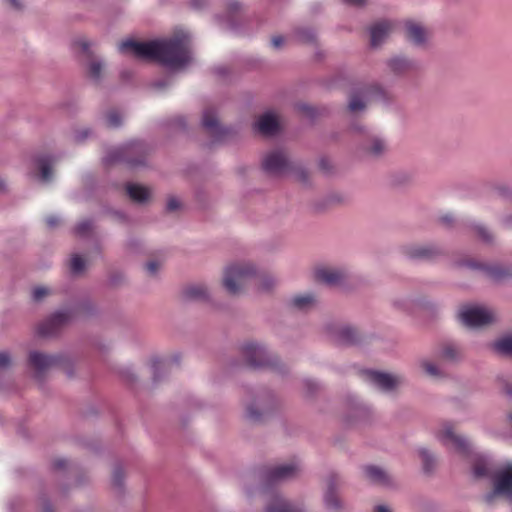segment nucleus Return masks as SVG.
I'll return each mask as SVG.
<instances>
[{
    "mask_svg": "<svg viewBox=\"0 0 512 512\" xmlns=\"http://www.w3.org/2000/svg\"><path fill=\"white\" fill-rule=\"evenodd\" d=\"M265 512H301L294 508L290 503L286 502L282 498L276 496L268 504Z\"/></svg>",
    "mask_w": 512,
    "mask_h": 512,
    "instance_id": "412c9836",
    "label": "nucleus"
},
{
    "mask_svg": "<svg viewBox=\"0 0 512 512\" xmlns=\"http://www.w3.org/2000/svg\"><path fill=\"white\" fill-rule=\"evenodd\" d=\"M49 293H50V291L46 287H36L33 290V299L35 301H40L45 296H47Z\"/></svg>",
    "mask_w": 512,
    "mask_h": 512,
    "instance_id": "ea45409f",
    "label": "nucleus"
},
{
    "mask_svg": "<svg viewBox=\"0 0 512 512\" xmlns=\"http://www.w3.org/2000/svg\"><path fill=\"white\" fill-rule=\"evenodd\" d=\"M505 225L509 228H512V215L505 219Z\"/></svg>",
    "mask_w": 512,
    "mask_h": 512,
    "instance_id": "e2e57ef3",
    "label": "nucleus"
},
{
    "mask_svg": "<svg viewBox=\"0 0 512 512\" xmlns=\"http://www.w3.org/2000/svg\"><path fill=\"white\" fill-rule=\"evenodd\" d=\"M374 512H390V510L383 505H378L375 507Z\"/></svg>",
    "mask_w": 512,
    "mask_h": 512,
    "instance_id": "13d9d810",
    "label": "nucleus"
},
{
    "mask_svg": "<svg viewBox=\"0 0 512 512\" xmlns=\"http://www.w3.org/2000/svg\"><path fill=\"white\" fill-rule=\"evenodd\" d=\"M85 268V261L77 254L73 255L70 261V269L74 274L82 272Z\"/></svg>",
    "mask_w": 512,
    "mask_h": 512,
    "instance_id": "473e14b6",
    "label": "nucleus"
},
{
    "mask_svg": "<svg viewBox=\"0 0 512 512\" xmlns=\"http://www.w3.org/2000/svg\"><path fill=\"white\" fill-rule=\"evenodd\" d=\"M242 354L250 367L257 368L273 365L265 349L255 343H245L242 346Z\"/></svg>",
    "mask_w": 512,
    "mask_h": 512,
    "instance_id": "423d86ee",
    "label": "nucleus"
},
{
    "mask_svg": "<svg viewBox=\"0 0 512 512\" xmlns=\"http://www.w3.org/2000/svg\"><path fill=\"white\" fill-rule=\"evenodd\" d=\"M122 159V152L121 151H115V156L110 160L112 161H119Z\"/></svg>",
    "mask_w": 512,
    "mask_h": 512,
    "instance_id": "052dcab7",
    "label": "nucleus"
},
{
    "mask_svg": "<svg viewBox=\"0 0 512 512\" xmlns=\"http://www.w3.org/2000/svg\"><path fill=\"white\" fill-rule=\"evenodd\" d=\"M207 296V289L202 284L189 285L183 290V297L188 300H204Z\"/></svg>",
    "mask_w": 512,
    "mask_h": 512,
    "instance_id": "aec40b11",
    "label": "nucleus"
},
{
    "mask_svg": "<svg viewBox=\"0 0 512 512\" xmlns=\"http://www.w3.org/2000/svg\"><path fill=\"white\" fill-rule=\"evenodd\" d=\"M363 377L384 391H391L400 383V379L396 376L373 370L364 371Z\"/></svg>",
    "mask_w": 512,
    "mask_h": 512,
    "instance_id": "9b49d317",
    "label": "nucleus"
},
{
    "mask_svg": "<svg viewBox=\"0 0 512 512\" xmlns=\"http://www.w3.org/2000/svg\"><path fill=\"white\" fill-rule=\"evenodd\" d=\"M366 477L373 483L387 485L389 483V475L377 466L365 467Z\"/></svg>",
    "mask_w": 512,
    "mask_h": 512,
    "instance_id": "a211bd4d",
    "label": "nucleus"
},
{
    "mask_svg": "<svg viewBox=\"0 0 512 512\" xmlns=\"http://www.w3.org/2000/svg\"><path fill=\"white\" fill-rule=\"evenodd\" d=\"M389 66L395 73H403L410 69L411 63L404 58L397 57L390 60Z\"/></svg>",
    "mask_w": 512,
    "mask_h": 512,
    "instance_id": "bb28decb",
    "label": "nucleus"
},
{
    "mask_svg": "<svg viewBox=\"0 0 512 512\" xmlns=\"http://www.w3.org/2000/svg\"><path fill=\"white\" fill-rule=\"evenodd\" d=\"M273 285V281L272 279L268 278V279H264L260 282V287L261 289L263 290H268L270 289V287Z\"/></svg>",
    "mask_w": 512,
    "mask_h": 512,
    "instance_id": "603ef678",
    "label": "nucleus"
},
{
    "mask_svg": "<svg viewBox=\"0 0 512 512\" xmlns=\"http://www.w3.org/2000/svg\"><path fill=\"white\" fill-rule=\"evenodd\" d=\"M345 278V273L339 269L319 268L315 271V279L330 286L342 285Z\"/></svg>",
    "mask_w": 512,
    "mask_h": 512,
    "instance_id": "ddd939ff",
    "label": "nucleus"
},
{
    "mask_svg": "<svg viewBox=\"0 0 512 512\" xmlns=\"http://www.w3.org/2000/svg\"><path fill=\"white\" fill-rule=\"evenodd\" d=\"M365 103L361 100L358 95H353L349 101V110L356 112L365 108Z\"/></svg>",
    "mask_w": 512,
    "mask_h": 512,
    "instance_id": "c9c22d12",
    "label": "nucleus"
},
{
    "mask_svg": "<svg viewBox=\"0 0 512 512\" xmlns=\"http://www.w3.org/2000/svg\"><path fill=\"white\" fill-rule=\"evenodd\" d=\"M45 223L48 227L54 228L60 224V219L57 216L51 215L45 219Z\"/></svg>",
    "mask_w": 512,
    "mask_h": 512,
    "instance_id": "49530a36",
    "label": "nucleus"
},
{
    "mask_svg": "<svg viewBox=\"0 0 512 512\" xmlns=\"http://www.w3.org/2000/svg\"><path fill=\"white\" fill-rule=\"evenodd\" d=\"M180 202L176 198H170L167 202V210L168 211H175L177 208H179Z\"/></svg>",
    "mask_w": 512,
    "mask_h": 512,
    "instance_id": "8fccbe9b",
    "label": "nucleus"
},
{
    "mask_svg": "<svg viewBox=\"0 0 512 512\" xmlns=\"http://www.w3.org/2000/svg\"><path fill=\"white\" fill-rule=\"evenodd\" d=\"M10 1V4L15 8V9H20L21 8V5L20 3L17 1V0H9Z\"/></svg>",
    "mask_w": 512,
    "mask_h": 512,
    "instance_id": "680f3d73",
    "label": "nucleus"
},
{
    "mask_svg": "<svg viewBox=\"0 0 512 512\" xmlns=\"http://www.w3.org/2000/svg\"><path fill=\"white\" fill-rule=\"evenodd\" d=\"M63 361L64 358L59 355H47L36 351L29 355V365L36 371L37 377L52 367L60 366Z\"/></svg>",
    "mask_w": 512,
    "mask_h": 512,
    "instance_id": "0eeeda50",
    "label": "nucleus"
},
{
    "mask_svg": "<svg viewBox=\"0 0 512 512\" xmlns=\"http://www.w3.org/2000/svg\"><path fill=\"white\" fill-rule=\"evenodd\" d=\"M164 365V363L160 360H155L153 361V369L155 372H157L162 366Z\"/></svg>",
    "mask_w": 512,
    "mask_h": 512,
    "instance_id": "4d7b16f0",
    "label": "nucleus"
},
{
    "mask_svg": "<svg viewBox=\"0 0 512 512\" xmlns=\"http://www.w3.org/2000/svg\"><path fill=\"white\" fill-rule=\"evenodd\" d=\"M263 169L273 175L283 174L290 169V163L282 151L268 153L262 162Z\"/></svg>",
    "mask_w": 512,
    "mask_h": 512,
    "instance_id": "6e6552de",
    "label": "nucleus"
},
{
    "mask_svg": "<svg viewBox=\"0 0 512 512\" xmlns=\"http://www.w3.org/2000/svg\"><path fill=\"white\" fill-rule=\"evenodd\" d=\"M50 511H51V510H50V506H49V505H46V506L44 507V512H50Z\"/></svg>",
    "mask_w": 512,
    "mask_h": 512,
    "instance_id": "774afa93",
    "label": "nucleus"
},
{
    "mask_svg": "<svg viewBox=\"0 0 512 512\" xmlns=\"http://www.w3.org/2000/svg\"><path fill=\"white\" fill-rule=\"evenodd\" d=\"M503 391L507 395H512V383L511 382H505Z\"/></svg>",
    "mask_w": 512,
    "mask_h": 512,
    "instance_id": "864d4df0",
    "label": "nucleus"
},
{
    "mask_svg": "<svg viewBox=\"0 0 512 512\" xmlns=\"http://www.w3.org/2000/svg\"><path fill=\"white\" fill-rule=\"evenodd\" d=\"M256 125L263 135H274L279 130L278 119L272 113L262 115Z\"/></svg>",
    "mask_w": 512,
    "mask_h": 512,
    "instance_id": "2eb2a0df",
    "label": "nucleus"
},
{
    "mask_svg": "<svg viewBox=\"0 0 512 512\" xmlns=\"http://www.w3.org/2000/svg\"><path fill=\"white\" fill-rule=\"evenodd\" d=\"M470 266H471L472 268H478V267H479V268H484V266H483V265L470 264Z\"/></svg>",
    "mask_w": 512,
    "mask_h": 512,
    "instance_id": "338daca9",
    "label": "nucleus"
},
{
    "mask_svg": "<svg viewBox=\"0 0 512 512\" xmlns=\"http://www.w3.org/2000/svg\"><path fill=\"white\" fill-rule=\"evenodd\" d=\"M92 230V223L88 220L80 222L76 228L75 232L80 236L87 235Z\"/></svg>",
    "mask_w": 512,
    "mask_h": 512,
    "instance_id": "e433bc0d",
    "label": "nucleus"
},
{
    "mask_svg": "<svg viewBox=\"0 0 512 512\" xmlns=\"http://www.w3.org/2000/svg\"><path fill=\"white\" fill-rule=\"evenodd\" d=\"M106 122L109 127H118L121 125V116L116 110H111L106 115Z\"/></svg>",
    "mask_w": 512,
    "mask_h": 512,
    "instance_id": "72a5a7b5",
    "label": "nucleus"
},
{
    "mask_svg": "<svg viewBox=\"0 0 512 512\" xmlns=\"http://www.w3.org/2000/svg\"><path fill=\"white\" fill-rule=\"evenodd\" d=\"M255 269L251 264H235L225 270L223 285L228 293L236 295L241 292L247 281L254 276Z\"/></svg>",
    "mask_w": 512,
    "mask_h": 512,
    "instance_id": "f03ea898",
    "label": "nucleus"
},
{
    "mask_svg": "<svg viewBox=\"0 0 512 512\" xmlns=\"http://www.w3.org/2000/svg\"><path fill=\"white\" fill-rule=\"evenodd\" d=\"M10 364V356L5 352H0V368L7 367Z\"/></svg>",
    "mask_w": 512,
    "mask_h": 512,
    "instance_id": "09e8293b",
    "label": "nucleus"
},
{
    "mask_svg": "<svg viewBox=\"0 0 512 512\" xmlns=\"http://www.w3.org/2000/svg\"><path fill=\"white\" fill-rule=\"evenodd\" d=\"M5 184L3 181L0 180V191L4 190Z\"/></svg>",
    "mask_w": 512,
    "mask_h": 512,
    "instance_id": "69168bd1",
    "label": "nucleus"
},
{
    "mask_svg": "<svg viewBox=\"0 0 512 512\" xmlns=\"http://www.w3.org/2000/svg\"><path fill=\"white\" fill-rule=\"evenodd\" d=\"M202 125L213 137L219 140L226 134V129L220 125L216 112L211 107L204 110Z\"/></svg>",
    "mask_w": 512,
    "mask_h": 512,
    "instance_id": "f8f14e48",
    "label": "nucleus"
},
{
    "mask_svg": "<svg viewBox=\"0 0 512 512\" xmlns=\"http://www.w3.org/2000/svg\"><path fill=\"white\" fill-rule=\"evenodd\" d=\"M298 37L301 41L309 43L315 40V34L311 29H302L298 32Z\"/></svg>",
    "mask_w": 512,
    "mask_h": 512,
    "instance_id": "4c0bfd02",
    "label": "nucleus"
},
{
    "mask_svg": "<svg viewBox=\"0 0 512 512\" xmlns=\"http://www.w3.org/2000/svg\"><path fill=\"white\" fill-rule=\"evenodd\" d=\"M230 9H231L232 11H236V10H238V9H239V4H238V3H233V4H231Z\"/></svg>",
    "mask_w": 512,
    "mask_h": 512,
    "instance_id": "0e129e2a",
    "label": "nucleus"
},
{
    "mask_svg": "<svg viewBox=\"0 0 512 512\" xmlns=\"http://www.w3.org/2000/svg\"><path fill=\"white\" fill-rule=\"evenodd\" d=\"M247 417L252 421L260 420V414L252 406L247 408Z\"/></svg>",
    "mask_w": 512,
    "mask_h": 512,
    "instance_id": "de8ad7c7",
    "label": "nucleus"
},
{
    "mask_svg": "<svg viewBox=\"0 0 512 512\" xmlns=\"http://www.w3.org/2000/svg\"><path fill=\"white\" fill-rule=\"evenodd\" d=\"M160 268V263L155 260H151L146 264V270L148 274L155 275Z\"/></svg>",
    "mask_w": 512,
    "mask_h": 512,
    "instance_id": "c03bdc74",
    "label": "nucleus"
},
{
    "mask_svg": "<svg viewBox=\"0 0 512 512\" xmlns=\"http://www.w3.org/2000/svg\"><path fill=\"white\" fill-rule=\"evenodd\" d=\"M315 303V297L312 294L298 295L291 300L293 307L299 310H306Z\"/></svg>",
    "mask_w": 512,
    "mask_h": 512,
    "instance_id": "393cba45",
    "label": "nucleus"
},
{
    "mask_svg": "<svg viewBox=\"0 0 512 512\" xmlns=\"http://www.w3.org/2000/svg\"><path fill=\"white\" fill-rule=\"evenodd\" d=\"M299 471L297 463L278 465L268 468L265 472V481L268 485H272L280 480L294 477Z\"/></svg>",
    "mask_w": 512,
    "mask_h": 512,
    "instance_id": "9d476101",
    "label": "nucleus"
},
{
    "mask_svg": "<svg viewBox=\"0 0 512 512\" xmlns=\"http://www.w3.org/2000/svg\"><path fill=\"white\" fill-rule=\"evenodd\" d=\"M391 29L392 24L389 21H380L374 24L370 29L371 45L374 47L380 45Z\"/></svg>",
    "mask_w": 512,
    "mask_h": 512,
    "instance_id": "dca6fc26",
    "label": "nucleus"
},
{
    "mask_svg": "<svg viewBox=\"0 0 512 512\" xmlns=\"http://www.w3.org/2000/svg\"><path fill=\"white\" fill-rule=\"evenodd\" d=\"M126 191L130 199L138 203L145 202L150 196V192L146 187L137 184H128Z\"/></svg>",
    "mask_w": 512,
    "mask_h": 512,
    "instance_id": "6ab92c4d",
    "label": "nucleus"
},
{
    "mask_svg": "<svg viewBox=\"0 0 512 512\" xmlns=\"http://www.w3.org/2000/svg\"><path fill=\"white\" fill-rule=\"evenodd\" d=\"M118 49L122 54L158 61L169 68H180L191 60L190 38L183 32L159 41L138 42L128 39L121 42Z\"/></svg>",
    "mask_w": 512,
    "mask_h": 512,
    "instance_id": "f257e3e1",
    "label": "nucleus"
},
{
    "mask_svg": "<svg viewBox=\"0 0 512 512\" xmlns=\"http://www.w3.org/2000/svg\"><path fill=\"white\" fill-rule=\"evenodd\" d=\"M503 496L512 503V465L509 464L500 469L494 475L493 492L485 496V502L491 504L495 496Z\"/></svg>",
    "mask_w": 512,
    "mask_h": 512,
    "instance_id": "7ed1b4c3",
    "label": "nucleus"
},
{
    "mask_svg": "<svg viewBox=\"0 0 512 512\" xmlns=\"http://www.w3.org/2000/svg\"><path fill=\"white\" fill-rule=\"evenodd\" d=\"M473 473L477 478L491 476L492 473L489 468L487 460L483 457H477L473 464Z\"/></svg>",
    "mask_w": 512,
    "mask_h": 512,
    "instance_id": "b1692460",
    "label": "nucleus"
},
{
    "mask_svg": "<svg viewBox=\"0 0 512 512\" xmlns=\"http://www.w3.org/2000/svg\"><path fill=\"white\" fill-rule=\"evenodd\" d=\"M406 37L415 45H422L429 36V30L418 22L408 20L405 22Z\"/></svg>",
    "mask_w": 512,
    "mask_h": 512,
    "instance_id": "4468645a",
    "label": "nucleus"
},
{
    "mask_svg": "<svg viewBox=\"0 0 512 512\" xmlns=\"http://www.w3.org/2000/svg\"><path fill=\"white\" fill-rule=\"evenodd\" d=\"M363 94L366 95V96L373 95L376 98H381V99H384L385 96H386V93L380 87H378V86L366 89L363 92Z\"/></svg>",
    "mask_w": 512,
    "mask_h": 512,
    "instance_id": "58836bf2",
    "label": "nucleus"
},
{
    "mask_svg": "<svg viewBox=\"0 0 512 512\" xmlns=\"http://www.w3.org/2000/svg\"><path fill=\"white\" fill-rule=\"evenodd\" d=\"M75 45L83 52V53H86V54H89V48L91 46L90 42L87 41L86 39L82 38V39H79L75 42Z\"/></svg>",
    "mask_w": 512,
    "mask_h": 512,
    "instance_id": "a18cd8bd",
    "label": "nucleus"
},
{
    "mask_svg": "<svg viewBox=\"0 0 512 512\" xmlns=\"http://www.w3.org/2000/svg\"><path fill=\"white\" fill-rule=\"evenodd\" d=\"M461 322L470 328H480L494 321L492 311L477 306L465 307L459 313Z\"/></svg>",
    "mask_w": 512,
    "mask_h": 512,
    "instance_id": "20e7f679",
    "label": "nucleus"
},
{
    "mask_svg": "<svg viewBox=\"0 0 512 512\" xmlns=\"http://www.w3.org/2000/svg\"><path fill=\"white\" fill-rule=\"evenodd\" d=\"M493 346L500 354L512 356V337H504L496 341Z\"/></svg>",
    "mask_w": 512,
    "mask_h": 512,
    "instance_id": "a878e982",
    "label": "nucleus"
},
{
    "mask_svg": "<svg viewBox=\"0 0 512 512\" xmlns=\"http://www.w3.org/2000/svg\"><path fill=\"white\" fill-rule=\"evenodd\" d=\"M406 254L415 259H431L436 251L429 247H412L406 250Z\"/></svg>",
    "mask_w": 512,
    "mask_h": 512,
    "instance_id": "5701e85b",
    "label": "nucleus"
},
{
    "mask_svg": "<svg viewBox=\"0 0 512 512\" xmlns=\"http://www.w3.org/2000/svg\"><path fill=\"white\" fill-rule=\"evenodd\" d=\"M485 270L495 280H502L508 275L507 271L499 266L485 267Z\"/></svg>",
    "mask_w": 512,
    "mask_h": 512,
    "instance_id": "7c9ffc66",
    "label": "nucleus"
},
{
    "mask_svg": "<svg viewBox=\"0 0 512 512\" xmlns=\"http://www.w3.org/2000/svg\"><path fill=\"white\" fill-rule=\"evenodd\" d=\"M422 367L425 372L432 377H437L439 375L438 368L431 362H423Z\"/></svg>",
    "mask_w": 512,
    "mask_h": 512,
    "instance_id": "a19ab883",
    "label": "nucleus"
},
{
    "mask_svg": "<svg viewBox=\"0 0 512 512\" xmlns=\"http://www.w3.org/2000/svg\"><path fill=\"white\" fill-rule=\"evenodd\" d=\"M453 221V218L452 216H444L441 218V222L444 223V224H450L451 222Z\"/></svg>",
    "mask_w": 512,
    "mask_h": 512,
    "instance_id": "bf43d9fd",
    "label": "nucleus"
},
{
    "mask_svg": "<svg viewBox=\"0 0 512 512\" xmlns=\"http://www.w3.org/2000/svg\"><path fill=\"white\" fill-rule=\"evenodd\" d=\"M459 355V350L453 344L445 345L441 351V357L446 360H456Z\"/></svg>",
    "mask_w": 512,
    "mask_h": 512,
    "instance_id": "c85d7f7f",
    "label": "nucleus"
},
{
    "mask_svg": "<svg viewBox=\"0 0 512 512\" xmlns=\"http://www.w3.org/2000/svg\"><path fill=\"white\" fill-rule=\"evenodd\" d=\"M51 158L48 156H41L36 159L37 166L40 170V178L44 182H48L52 178Z\"/></svg>",
    "mask_w": 512,
    "mask_h": 512,
    "instance_id": "4be33fe9",
    "label": "nucleus"
},
{
    "mask_svg": "<svg viewBox=\"0 0 512 512\" xmlns=\"http://www.w3.org/2000/svg\"><path fill=\"white\" fill-rule=\"evenodd\" d=\"M123 477H124L123 470L120 467L115 468V470L113 472V479H112L113 484L117 487H120L122 484Z\"/></svg>",
    "mask_w": 512,
    "mask_h": 512,
    "instance_id": "79ce46f5",
    "label": "nucleus"
},
{
    "mask_svg": "<svg viewBox=\"0 0 512 512\" xmlns=\"http://www.w3.org/2000/svg\"><path fill=\"white\" fill-rule=\"evenodd\" d=\"M437 437L444 445H452L462 455H467L470 452V443L454 432V426L451 423L444 424Z\"/></svg>",
    "mask_w": 512,
    "mask_h": 512,
    "instance_id": "39448f33",
    "label": "nucleus"
},
{
    "mask_svg": "<svg viewBox=\"0 0 512 512\" xmlns=\"http://www.w3.org/2000/svg\"><path fill=\"white\" fill-rule=\"evenodd\" d=\"M69 318L67 312H57L39 324L37 332L42 337L54 336L69 321Z\"/></svg>",
    "mask_w": 512,
    "mask_h": 512,
    "instance_id": "1a4fd4ad",
    "label": "nucleus"
},
{
    "mask_svg": "<svg viewBox=\"0 0 512 512\" xmlns=\"http://www.w3.org/2000/svg\"><path fill=\"white\" fill-rule=\"evenodd\" d=\"M476 231L478 236L486 242H489L492 239V235L489 233V231L481 226L476 227Z\"/></svg>",
    "mask_w": 512,
    "mask_h": 512,
    "instance_id": "37998d69",
    "label": "nucleus"
},
{
    "mask_svg": "<svg viewBox=\"0 0 512 512\" xmlns=\"http://www.w3.org/2000/svg\"><path fill=\"white\" fill-rule=\"evenodd\" d=\"M343 2L355 6H361L365 3L366 0H342Z\"/></svg>",
    "mask_w": 512,
    "mask_h": 512,
    "instance_id": "5fc2aeb1",
    "label": "nucleus"
},
{
    "mask_svg": "<svg viewBox=\"0 0 512 512\" xmlns=\"http://www.w3.org/2000/svg\"><path fill=\"white\" fill-rule=\"evenodd\" d=\"M339 340L342 343L353 344L357 341V332L350 327H344L339 331Z\"/></svg>",
    "mask_w": 512,
    "mask_h": 512,
    "instance_id": "cd10ccee",
    "label": "nucleus"
},
{
    "mask_svg": "<svg viewBox=\"0 0 512 512\" xmlns=\"http://www.w3.org/2000/svg\"><path fill=\"white\" fill-rule=\"evenodd\" d=\"M386 149V145H385V142L381 139H378V138H374L372 140V145L371 147L369 148V152L372 154V155H375V156H378L380 155L382 152H384Z\"/></svg>",
    "mask_w": 512,
    "mask_h": 512,
    "instance_id": "f704fd0d",
    "label": "nucleus"
},
{
    "mask_svg": "<svg viewBox=\"0 0 512 512\" xmlns=\"http://www.w3.org/2000/svg\"><path fill=\"white\" fill-rule=\"evenodd\" d=\"M337 481L338 480H337L336 476H332L329 479L328 488H327V491H326L325 497H324L325 504H326L327 508L332 509V510H338L341 507L340 501H339L336 491H335Z\"/></svg>",
    "mask_w": 512,
    "mask_h": 512,
    "instance_id": "f3484780",
    "label": "nucleus"
},
{
    "mask_svg": "<svg viewBox=\"0 0 512 512\" xmlns=\"http://www.w3.org/2000/svg\"><path fill=\"white\" fill-rule=\"evenodd\" d=\"M103 66L100 62L92 61L88 67L89 77L95 81H99L101 78Z\"/></svg>",
    "mask_w": 512,
    "mask_h": 512,
    "instance_id": "c756f323",
    "label": "nucleus"
},
{
    "mask_svg": "<svg viewBox=\"0 0 512 512\" xmlns=\"http://www.w3.org/2000/svg\"><path fill=\"white\" fill-rule=\"evenodd\" d=\"M419 455L423 462V467L426 472H429L434 467V457L426 449H421Z\"/></svg>",
    "mask_w": 512,
    "mask_h": 512,
    "instance_id": "2f4dec72",
    "label": "nucleus"
},
{
    "mask_svg": "<svg viewBox=\"0 0 512 512\" xmlns=\"http://www.w3.org/2000/svg\"><path fill=\"white\" fill-rule=\"evenodd\" d=\"M65 466H66V461L65 460H56L54 462V467L56 469H61V468L65 467Z\"/></svg>",
    "mask_w": 512,
    "mask_h": 512,
    "instance_id": "6e6d98bb",
    "label": "nucleus"
},
{
    "mask_svg": "<svg viewBox=\"0 0 512 512\" xmlns=\"http://www.w3.org/2000/svg\"><path fill=\"white\" fill-rule=\"evenodd\" d=\"M271 42L274 48H280L284 43V38L280 35L273 36Z\"/></svg>",
    "mask_w": 512,
    "mask_h": 512,
    "instance_id": "3c124183",
    "label": "nucleus"
}]
</instances>
